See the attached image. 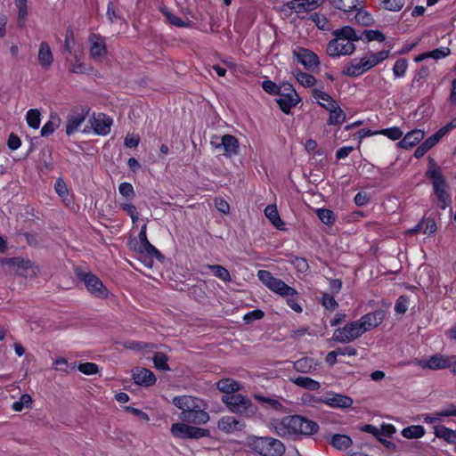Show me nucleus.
<instances>
[{
    "label": "nucleus",
    "instance_id": "nucleus-63",
    "mask_svg": "<svg viewBox=\"0 0 456 456\" xmlns=\"http://www.w3.org/2000/svg\"><path fill=\"white\" fill-rule=\"evenodd\" d=\"M444 135L440 134V131L438 130L435 134L431 135L430 137L424 141V142L422 143L423 148H426L428 151H429L439 142V140Z\"/></svg>",
    "mask_w": 456,
    "mask_h": 456
},
{
    "label": "nucleus",
    "instance_id": "nucleus-6",
    "mask_svg": "<svg viewBox=\"0 0 456 456\" xmlns=\"http://www.w3.org/2000/svg\"><path fill=\"white\" fill-rule=\"evenodd\" d=\"M147 225L143 224L141 228V231L139 232V240L140 245H138V242L135 241L134 244L132 241H130L131 248L141 254H145L147 258L143 261L145 266L151 267L153 265V258H157L159 260H161L163 258V256L161 253L149 241L147 238Z\"/></svg>",
    "mask_w": 456,
    "mask_h": 456
},
{
    "label": "nucleus",
    "instance_id": "nucleus-20",
    "mask_svg": "<svg viewBox=\"0 0 456 456\" xmlns=\"http://www.w3.org/2000/svg\"><path fill=\"white\" fill-rule=\"evenodd\" d=\"M211 144L215 148H223L224 151V155L227 157H231L238 154L239 151V142L238 139L231 134H224L221 137L220 143H216L215 142H211Z\"/></svg>",
    "mask_w": 456,
    "mask_h": 456
},
{
    "label": "nucleus",
    "instance_id": "nucleus-54",
    "mask_svg": "<svg viewBox=\"0 0 456 456\" xmlns=\"http://www.w3.org/2000/svg\"><path fill=\"white\" fill-rule=\"evenodd\" d=\"M409 307V297L407 296H400L395 305L396 314H404Z\"/></svg>",
    "mask_w": 456,
    "mask_h": 456
},
{
    "label": "nucleus",
    "instance_id": "nucleus-39",
    "mask_svg": "<svg viewBox=\"0 0 456 456\" xmlns=\"http://www.w3.org/2000/svg\"><path fill=\"white\" fill-rule=\"evenodd\" d=\"M60 123H61L60 118L56 115L55 116L52 115L50 117V119L42 127L41 135L42 136H49L60 126Z\"/></svg>",
    "mask_w": 456,
    "mask_h": 456
},
{
    "label": "nucleus",
    "instance_id": "nucleus-21",
    "mask_svg": "<svg viewBox=\"0 0 456 456\" xmlns=\"http://www.w3.org/2000/svg\"><path fill=\"white\" fill-rule=\"evenodd\" d=\"M202 400L191 395H179L173 398V403L182 411L181 413H189L195 408H199V403Z\"/></svg>",
    "mask_w": 456,
    "mask_h": 456
},
{
    "label": "nucleus",
    "instance_id": "nucleus-23",
    "mask_svg": "<svg viewBox=\"0 0 456 456\" xmlns=\"http://www.w3.org/2000/svg\"><path fill=\"white\" fill-rule=\"evenodd\" d=\"M133 379L140 386L150 387L156 382L154 373L144 368H136L133 370Z\"/></svg>",
    "mask_w": 456,
    "mask_h": 456
},
{
    "label": "nucleus",
    "instance_id": "nucleus-62",
    "mask_svg": "<svg viewBox=\"0 0 456 456\" xmlns=\"http://www.w3.org/2000/svg\"><path fill=\"white\" fill-rule=\"evenodd\" d=\"M429 58H433L435 60H439L446 57L450 54L451 51L448 47H441L436 48L433 51L428 52Z\"/></svg>",
    "mask_w": 456,
    "mask_h": 456
},
{
    "label": "nucleus",
    "instance_id": "nucleus-40",
    "mask_svg": "<svg viewBox=\"0 0 456 456\" xmlns=\"http://www.w3.org/2000/svg\"><path fill=\"white\" fill-rule=\"evenodd\" d=\"M209 270H211L215 276L222 280L223 281L229 282L231 281V274L229 271L222 265H208L207 266Z\"/></svg>",
    "mask_w": 456,
    "mask_h": 456
},
{
    "label": "nucleus",
    "instance_id": "nucleus-16",
    "mask_svg": "<svg viewBox=\"0 0 456 456\" xmlns=\"http://www.w3.org/2000/svg\"><path fill=\"white\" fill-rule=\"evenodd\" d=\"M179 419L188 423L202 425L209 420V415L205 411V403L202 400L200 403H199V408L193 409V411L189 413H180Z\"/></svg>",
    "mask_w": 456,
    "mask_h": 456
},
{
    "label": "nucleus",
    "instance_id": "nucleus-64",
    "mask_svg": "<svg viewBox=\"0 0 456 456\" xmlns=\"http://www.w3.org/2000/svg\"><path fill=\"white\" fill-rule=\"evenodd\" d=\"M291 263L300 273H305L309 268L307 261L303 257H294Z\"/></svg>",
    "mask_w": 456,
    "mask_h": 456
},
{
    "label": "nucleus",
    "instance_id": "nucleus-26",
    "mask_svg": "<svg viewBox=\"0 0 456 456\" xmlns=\"http://www.w3.org/2000/svg\"><path fill=\"white\" fill-rule=\"evenodd\" d=\"M253 398L265 409H271L276 411H282L284 409L282 403L274 396H265L260 394H254Z\"/></svg>",
    "mask_w": 456,
    "mask_h": 456
},
{
    "label": "nucleus",
    "instance_id": "nucleus-32",
    "mask_svg": "<svg viewBox=\"0 0 456 456\" xmlns=\"http://www.w3.org/2000/svg\"><path fill=\"white\" fill-rule=\"evenodd\" d=\"M329 2L333 7L346 12L357 9L362 4L361 0H329Z\"/></svg>",
    "mask_w": 456,
    "mask_h": 456
},
{
    "label": "nucleus",
    "instance_id": "nucleus-48",
    "mask_svg": "<svg viewBox=\"0 0 456 456\" xmlns=\"http://www.w3.org/2000/svg\"><path fill=\"white\" fill-rule=\"evenodd\" d=\"M154 366L161 370H168L167 357L165 354L158 352L153 356Z\"/></svg>",
    "mask_w": 456,
    "mask_h": 456
},
{
    "label": "nucleus",
    "instance_id": "nucleus-60",
    "mask_svg": "<svg viewBox=\"0 0 456 456\" xmlns=\"http://www.w3.org/2000/svg\"><path fill=\"white\" fill-rule=\"evenodd\" d=\"M262 88L265 92L270 94H280L281 89L276 85V83L273 82L272 80H264L262 82Z\"/></svg>",
    "mask_w": 456,
    "mask_h": 456
},
{
    "label": "nucleus",
    "instance_id": "nucleus-3",
    "mask_svg": "<svg viewBox=\"0 0 456 456\" xmlns=\"http://www.w3.org/2000/svg\"><path fill=\"white\" fill-rule=\"evenodd\" d=\"M427 176L432 182L434 192L439 202V207L445 209L451 205L452 200L447 191L448 185L442 173V169L436 164L433 159H429Z\"/></svg>",
    "mask_w": 456,
    "mask_h": 456
},
{
    "label": "nucleus",
    "instance_id": "nucleus-41",
    "mask_svg": "<svg viewBox=\"0 0 456 456\" xmlns=\"http://www.w3.org/2000/svg\"><path fill=\"white\" fill-rule=\"evenodd\" d=\"M88 70L86 63L81 61V54H74V62L70 64L69 71L74 74H85Z\"/></svg>",
    "mask_w": 456,
    "mask_h": 456
},
{
    "label": "nucleus",
    "instance_id": "nucleus-42",
    "mask_svg": "<svg viewBox=\"0 0 456 456\" xmlns=\"http://www.w3.org/2000/svg\"><path fill=\"white\" fill-rule=\"evenodd\" d=\"M26 120L28 125L34 129H37L41 122V113L37 109H31L27 112Z\"/></svg>",
    "mask_w": 456,
    "mask_h": 456
},
{
    "label": "nucleus",
    "instance_id": "nucleus-14",
    "mask_svg": "<svg viewBox=\"0 0 456 456\" xmlns=\"http://www.w3.org/2000/svg\"><path fill=\"white\" fill-rule=\"evenodd\" d=\"M292 53L297 61L307 69L315 68L320 63L318 56L309 49L297 46Z\"/></svg>",
    "mask_w": 456,
    "mask_h": 456
},
{
    "label": "nucleus",
    "instance_id": "nucleus-11",
    "mask_svg": "<svg viewBox=\"0 0 456 456\" xmlns=\"http://www.w3.org/2000/svg\"><path fill=\"white\" fill-rule=\"evenodd\" d=\"M451 355L436 354L428 359L416 360L415 363L423 370H438L451 367Z\"/></svg>",
    "mask_w": 456,
    "mask_h": 456
},
{
    "label": "nucleus",
    "instance_id": "nucleus-7",
    "mask_svg": "<svg viewBox=\"0 0 456 456\" xmlns=\"http://www.w3.org/2000/svg\"><path fill=\"white\" fill-rule=\"evenodd\" d=\"M257 277L269 289L281 297L296 293V289L294 288L287 285L281 279L273 277L269 271L259 270L257 272Z\"/></svg>",
    "mask_w": 456,
    "mask_h": 456
},
{
    "label": "nucleus",
    "instance_id": "nucleus-30",
    "mask_svg": "<svg viewBox=\"0 0 456 456\" xmlns=\"http://www.w3.org/2000/svg\"><path fill=\"white\" fill-rule=\"evenodd\" d=\"M291 381L299 387L310 390L316 391L321 387V384L319 381L314 380L306 376H300L296 379H292Z\"/></svg>",
    "mask_w": 456,
    "mask_h": 456
},
{
    "label": "nucleus",
    "instance_id": "nucleus-61",
    "mask_svg": "<svg viewBox=\"0 0 456 456\" xmlns=\"http://www.w3.org/2000/svg\"><path fill=\"white\" fill-rule=\"evenodd\" d=\"M285 297H287V304H288V305L292 310H294L297 313H301L302 312V307L299 305V303L297 302L298 293H297V290H296L295 294L289 295V296H285Z\"/></svg>",
    "mask_w": 456,
    "mask_h": 456
},
{
    "label": "nucleus",
    "instance_id": "nucleus-59",
    "mask_svg": "<svg viewBox=\"0 0 456 456\" xmlns=\"http://www.w3.org/2000/svg\"><path fill=\"white\" fill-rule=\"evenodd\" d=\"M379 134H384L392 140H398L402 137L403 132L398 127H391L379 130Z\"/></svg>",
    "mask_w": 456,
    "mask_h": 456
},
{
    "label": "nucleus",
    "instance_id": "nucleus-52",
    "mask_svg": "<svg viewBox=\"0 0 456 456\" xmlns=\"http://www.w3.org/2000/svg\"><path fill=\"white\" fill-rule=\"evenodd\" d=\"M408 67L406 59H399L395 61L393 67V73L395 77H403L405 75Z\"/></svg>",
    "mask_w": 456,
    "mask_h": 456
},
{
    "label": "nucleus",
    "instance_id": "nucleus-50",
    "mask_svg": "<svg viewBox=\"0 0 456 456\" xmlns=\"http://www.w3.org/2000/svg\"><path fill=\"white\" fill-rule=\"evenodd\" d=\"M354 11H356V14L354 16L356 22L364 26H368L371 23L372 18L366 11L362 10L360 6H358L357 9H354Z\"/></svg>",
    "mask_w": 456,
    "mask_h": 456
},
{
    "label": "nucleus",
    "instance_id": "nucleus-24",
    "mask_svg": "<svg viewBox=\"0 0 456 456\" xmlns=\"http://www.w3.org/2000/svg\"><path fill=\"white\" fill-rule=\"evenodd\" d=\"M37 60L39 65L44 69H49L53 62V55L50 45L46 42L39 45Z\"/></svg>",
    "mask_w": 456,
    "mask_h": 456
},
{
    "label": "nucleus",
    "instance_id": "nucleus-15",
    "mask_svg": "<svg viewBox=\"0 0 456 456\" xmlns=\"http://www.w3.org/2000/svg\"><path fill=\"white\" fill-rule=\"evenodd\" d=\"M386 313L384 310H376L362 315L357 322L361 325L362 332L365 333L378 327L383 322Z\"/></svg>",
    "mask_w": 456,
    "mask_h": 456
},
{
    "label": "nucleus",
    "instance_id": "nucleus-34",
    "mask_svg": "<svg viewBox=\"0 0 456 456\" xmlns=\"http://www.w3.org/2000/svg\"><path fill=\"white\" fill-rule=\"evenodd\" d=\"M435 435L438 438H442L449 444L456 443V430L450 429L444 426H436Z\"/></svg>",
    "mask_w": 456,
    "mask_h": 456
},
{
    "label": "nucleus",
    "instance_id": "nucleus-10",
    "mask_svg": "<svg viewBox=\"0 0 456 456\" xmlns=\"http://www.w3.org/2000/svg\"><path fill=\"white\" fill-rule=\"evenodd\" d=\"M84 281L88 292L95 297L106 298L108 297V289L102 281L92 273H85L79 275Z\"/></svg>",
    "mask_w": 456,
    "mask_h": 456
},
{
    "label": "nucleus",
    "instance_id": "nucleus-25",
    "mask_svg": "<svg viewBox=\"0 0 456 456\" xmlns=\"http://www.w3.org/2000/svg\"><path fill=\"white\" fill-rule=\"evenodd\" d=\"M278 94L280 97L277 99V103L281 110L286 114H289L291 108L299 102V96L297 93H293L292 94Z\"/></svg>",
    "mask_w": 456,
    "mask_h": 456
},
{
    "label": "nucleus",
    "instance_id": "nucleus-12",
    "mask_svg": "<svg viewBox=\"0 0 456 456\" xmlns=\"http://www.w3.org/2000/svg\"><path fill=\"white\" fill-rule=\"evenodd\" d=\"M319 402L325 403L332 408H349L353 404V399L350 396L338 394L335 392H326L320 396Z\"/></svg>",
    "mask_w": 456,
    "mask_h": 456
},
{
    "label": "nucleus",
    "instance_id": "nucleus-38",
    "mask_svg": "<svg viewBox=\"0 0 456 456\" xmlns=\"http://www.w3.org/2000/svg\"><path fill=\"white\" fill-rule=\"evenodd\" d=\"M425 429L420 425L407 427L402 430V436L408 439L420 438L424 436Z\"/></svg>",
    "mask_w": 456,
    "mask_h": 456
},
{
    "label": "nucleus",
    "instance_id": "nucleus-1",
    "mask_svg": "<svg viewBox=\"0 0 456 456\" xmlns=\"http://www.w3.org/2000/svg\"><path fill=\"white\" fill-rule=\"evenodd\" d=\"M275 433L281 437L310 436L319 431L317 422L301 415H290L273 423Z\"/></svg>",
    "mask_w": 456,
    "mask_h": 456
},
{
    "label": "nucleus",
    "instance_id": "nucleus-28",
    "mask_svg": "<svg viewBox=\"0 0 456 456\" xmlns=\"http://www.w3.org/2000/svg\"><path fill=\"white\" fill-rule=\"evenodd\" d=\"M216 387L219 391L227 394L226 395L235 394L240 391L241 385L232 379H222L216 383Z\"/></svg>",
    "mask_w": 456,
    "mask_h": 456
},
{
    "label": "nucleus",
    "instance_id": "nucleus-13",
    "mask_svg": "<svg viewBox=\"0 0 456 456\" xmlns=\"http://www.w3.org/2000/svg\"><path fill=\"white\" fill-rule=\"evenodd\" d=\"M88 113L89 109L86 107H82L79 110L71 111L67 117L66 134L68 135L75 134L86 120Z\"/></svg>",
    "mask_w": 456,
    "mask_h": 456
},
{
    "label": "nucleus",
    "instance_id": "nucleus-53",
    "mask_svg": "<svg viewBox=\"0 0 456 456\" xmlns=\"http://www.w3.org/2000/svg\"><path fill=\"white\" fill-rule=\"evenodd\" d=\"M77 368L80 372L86 375H94L100 371L99 366L94 362L80 363Z\"/></svg>",
    "mask_w": 456,
    "mask_h": 456
},
{
    "label": "nucleus",
    "instance_id": "nucleus-51",
    "mask_svg": "<svg viewBox=\"0 0 456 456\" xmlns=\"http://www.w3.org/2000/svg\"><path fill=\"white\" fill-rule=\"evenodd\" d=\"M162 13L165 15L170 24L177 28H183L188 26V24L185 23L180 17L176 16L167 9H163Z\"/></svg>",
    "mask_w": 456,
    "mask_h": 456
},
{
    "label": "nucleus",
    "instance_id": "nucleus-37",
    "mask_svg": "<svg viewBox=\"0 0 456 456\" xmlns=\"http://www.w3.org/2000/svg\"><path fill=\"white\" fill-rule=\"evenodd\" d=\"M294 77L297 80L299 84L304 86H312L315 84L316 79L311 74L301 71L298 69H296L292 72Z\"/></svg>",
    "mask_w": 456,
    "mask_h": 456
},
{
    "label": "nucleus",
    "instance_id": "nucleus-19",
    "mask_svg": "<svg viewBox=\"0 0 456 456\" xmlns=\"http://www.w3.org/2000/svg\"><path fill=\"white\" fill-rule=\"evenodd\" d=\"M90 122L94 132L98 135H106L110 132L112 119L103 113L94 115Z\"/></svg>",
    "mask_w": 456,
    "mask_h": 456
},
{
    "label": "nucleus",
    "instance_id": "nucleus-9",
    "mask_svg": "<svg viewBox=\"0 0 456 456\" xmlns=\"http://www.w3.org/2000/svg\"><path fill=\"white\" fill-rule=\"evenodd\" d=\"M170 432L173 436L177 438L199 439L209 436V430L189 426L185 423H175L171 426Z\"/></svg>",
    "mask_w": 456,
    "mask_h": 456
},
{
    "label": "nucleus",
    "instance_id": "nucleus-8",
    "mask_svg": "<svg viewBox=\"0 0 456 456\" xmlns=\"http://www.w3.org/2000/svg\"><path fill=\"white\" fill-rule=\"evenodd\" d=\"M362 334L361 325L357 321H354L335 330L331 339L335 342L346 344L357 339Z\"/></svg>",
    "mask_w": 456,
    "mask_h": 456
},
{
    "label": "nucleus",
    "instance_id": "nucleus-22",
    "mask_svg": "<svg viewBox=\"0 0 456 456\" xmlns=\"http://www.w3.org/2000/svg\"><path fill=\"white\" fill-rule=\"evenodd\" d=\"M217 427L220 430L229 434L242 430L245 427V423L235 417L224 416L218 420Z\"/></svg>",
    "mask_w": 456,
    "mask_h": 456
},
{
    "label": "nucleus",
    "instance_id": "nucleus-2",
    "mask_svg": "<svg viewBox=\"0 0 456 456\" xmlns=\"http://www.w3.org/2000/svg\"><path fill=\"white\" fill-rule=\"evenodd\" d=\"M334 37L326 47L327 54L331 58H338L340 56H348L355 51V42L362 39L354 28L350 26H344L332 32Z\"/></svg>",
    "mask_w": 456,
    "mask_h": 456
},
{
    "label": "nucleus",
    "instance_id": "nucleus-58",
    "mask_svg": "<svg viewBox=\"0 0 456 456\" xmlns=\"http://www.w3.org/2000/svg\"><path fill=\"white\" fill-rule=\"evenodd\" d=\"M322 304L326 309L329 310H335L338 306V304L335 300L334 296L328 293L322 294Z\"/></svg>",
    "mask_w": 456,
    "mask_h": 456
},
{
    "label": "nucleus",
    "instance_id": "nucleus-35",
    "mask_svg": "<svg viewBox=\"0 0 456 456\" xmlns=\"http://www.w3.org/2000/svg\"><path fill=\"white\" fill-rule=\"evenodd\" d=\"M330 444L338 450H346L353 444V441L348 436L337 434L331 437Z\"/></svg>",
    "mask_w": 456,
    "mask_h": 456
},
{
    "label": "nucleus",
    "instance_id": "nucleus-5",
    "mask_svg": "<svg viewBox=\"0 0 456 456\" xmlns=\"http://www.w3.org/2000/svg\"><path fill=\"white\" fill-rule=\"evenodd\" d=\"M222 402L233 413L245 417H253L256 414V407L248 397L241 394L224 395Z\"/></svg>",
    "mask_w": 456,
    "mask_h": 456
},
{
    "label": "nucleus",
    "instance_id": "nucleus-36",
    "mask_svg": "<svg viewBox=\"0 0 456 456\" xmlns=\"http://www.w3.org/2000/svg\"><path fill=\"white\" fill-rule=\"evenodd\" d=\"M314 359L305 357L294 362L293 368L298 372L309 373L314 370Z\"/></svg>",
    "mask_w": 456,
    "mask_h": 456
},
{
    "label": "nucleus",
    "instance_id": "nucleus-57",
    "mask_svg": "<svg viewBox=\"0 0 456 456\" xmlns=\"http://www.w3.org/2000/svg\"><path fill=\"white\" fill-rule=\"evenodd\" d=\"M118 191L122 196L128 199H133L135 194L133 185L127 182H124L119 184Z\"/></svg>",
    "mask_w": 456,
    "mask_h": 456
},
{
    "label": "nucleus",
    "instance_id": "nucleus-46",
    "mask_svg": "<svg viewBox=\"0 0 456 456\" xmlns=\"http://www.w3.org/2000/svg\"><path fill=\"white\" fill-rule=\"evenodd\" d=\"M317 216L319 219L325 224L330 225L335 222V215L333 211L326 208L317 209Z\"/></svg>",
    "mask_w": 456,
    "mask_h": 456
},
{
    "label": "nucleus",
    "instance_id": "nucleus-47",
    "mask_svg": "<svg viewBox=\"0 0 456 456\" xmlns=\"http://www.w3.org/2000/svg\"><path fill=\"white\" fill-rule=\"evenodd\" d=\"M53 367L55 370L64 371L67 373L69 370L76 369L77 365L76 363L69 364L67 359L61 357L53 362Z\"/></svg>",
    "mask_w": 456,
    "mask_h": 456
},
{
    "label": "nucleus",
    "instance_id": "nucleus-29",
    "mask_svg": "<svg viewBox=\"0 0 456 456\" xmlns=\"http://www.w3.org/2000/svg\"><path fill=\"white\" fill-rule=\"evenodd\" d=\"M265 215L275 228L284 230V222L280 217L276 205H268L265 208Z\"/></svg>",
    "mask_w": 456,
    "mask_h": 456
},
{
    "label": "nucleus",
    "instance_id": "nucleus-33",
    "mask_svg": "<svg viewBox=\"0 0 456 456\" xmlns=\"http://www.w3.org/2000/svg\"><path fill=\"white\" fill-rule=\"evenodd\" d=\"M313 96L314 99L318 101V103L324 108L325 110L330 109L331 105L337 104V102L332 99V97L323 92L322 89L314 88L313 90Z\"/></svg>",
    "mask_w": 456,
    "mask_h": 456
},
{
    "label": "nucleus",
    "instance_id": "nucleus-18",
    "mask_svg": "<svg viewBox=\"0 0 456 456\" xmlns=\"http://www.w3.org/2000/svg\"><path fill=\"white\" fill-rule=\"evenodd\" d=\"M370 69L371 66L367 57H362L360 60L354 59L350 63L346 64L342 74L348 77H359Z\"/></svg>",
    "mask_w": 456,
    "mask_h": 456
},
{
    "label": "nucleus",
    "instance_id": "nucleus-49",
    "mask_svg": "<svg viewBox=\"0 0 456 456\" xmlns=\"http://www.w3.org/2000/svg\"><path fill=\"white\" fill-rule=\"evenodd\" d=\"M389 56V51L383 50L376 53H370L369 57H367V60H369V62L370 63L371 68L375 67L379 63L382 62L386 59H387Z\"/></svg>",
    "mask_w": 456,
    "mask_h": 456
},
{
    "label": "nucleus",
    "instance_id": "nucleus-4",
    "mask_svg": "<svg viewBox=\"0 0 456 456\" xmlns=\"http://www.w3.org/2000/svg\"><path fill=\"white\" fill-rule=\"evenodd\" d=\"M250 456H283L284 444L273 437H256L248 443Z\"/></svg>",
    "mask_w": 456,
    "mask_h": 456
},
{
    "label": "nucleus",
    "instance_id": "nucleus-55",
    "mask_svg": "<svg viewBox=\"0 0 456 456\" xmlns=\"http://www.w3.org/2000/svg\"><path fill=\"white\" fill-rule=\"evenodd\" d=\"M311 20L314 22L319 29H329V20L324 15L314 12L311 15Z\"/></svg>",
    "mask_w": 456,
    "mask_h": 456
},
{
    "label": "nucleus",
    "instance_id": "nucleus-17",
    "mask_svg": "<svg viewBox=\"0 0 456 456\" xmlns=\"http://www.w3.org/2000/svg\"><path fill=\"white\" fill-rule=\"evenodd\" d=\"M90 44V55L94 60H102L107 54L105 38L100 34L92 33L88 38Z\"/></svg>",
    "mask_w": 456,
    "mask_h": 456
},
{
    "label": "nucleus",
    "instance_id": "nucleus-45",
    "mask_svg": "<svg viewBox=\"0 0 456 456\" xmlns=\"http://www.w3.org/2000/svg\"><path fill=\"white\" fill-rule=\"evenodd\" d=\"M32 404V398L28 394L22 395L19 401L12 403V410L15 411H21L24 408H28Z\"/></svg>",
    "mask_w": 456,
    "mask_h": 456
},
{
    "label": "nucleus",
    "instance_id": "nucleus-43",
    "mask_svg": "<svg viewBox=\"0 0 456 456\" xmlns=\"http://www.w3.org/2000/svg\"><path fill=\"white\" fill-rule=\"evenodd\" d=\"M360 36L362 37V40H366L368 42H370V41L384 42L386 40L385 35L379 30L365 29L362 31V33Z\"/></svg>",
    "mask_w": 456,
    "mask_h": 456
},
{
    "label": "nucleus",
    "instance_id": "nucleus-56",
    "mask_svg": "<svg viewBox=\"0 0 456 456\" xmlns=\"http://www.w3.org/2000/svg\"><path fill=\"white\" fill-rule=\"evenodd\" d=\"M74 45H75L74 31L71 28H68L66 29V34H65V40H64V45H63L64 50L68 53H71Z\"/></svg>",
    "mask_w": 456,
    "mask_h": 456
},
{
    "label": "nucleus",
    "instance_id": "nucleus-27",
    "mask_svg": "<svg viewBox=\"0 0 456 456\" xmlns=\"http://www.w3.org/2000/svg\"><path fill=\"white\" fill-rule=\"evenodd\" d=\"M423 137L424 132L422 130H412L404 135V137L399 142V145L403 149H411L420 142Z\"/></svg>",
    "mask_w": 456,
    "mask_h": 456
},
{
    "label": "nucleus",
    "instance_id": "nucleus-31",
    "mask_svg": "<svg viewBox=\"0 0 456 456\" xmlns=\"http://www.w3.org/2000/svg\"><path fill=\"white\" fill-rule=\"evenodd\" d=\"M327 110L330 111V118L328 119V125H341L346 119V113L338 105H331Z\"/></svg>",
    "mask_w": 456,
    "mask_h": 456
},
{
    "label": "nucleus",
    "instance_id": "nucleus-44",
    "mask_svg": "<svg viewBox=\"0 0 456 456\" xmlns=\"http://www.w3.org/2000/svg\"><path fill=\"white\" fill-rule=\"evenodd\" d=\"M379 4L385 10L398 12L403 7L405 0H379Z\"/></svg>",
    "mask_w": 456,
    "mask_h": 456
}]
</instances>
